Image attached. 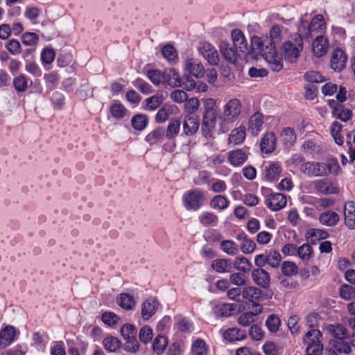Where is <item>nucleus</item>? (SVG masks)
I'll return each mask as SVG.
<instances>
[{"label":"nucleus","instance_id":"1","mask_svg":"<svg viewBox=\"0 0 355 355\" xmlns=\"http://www.w3.org/2000/svg\"><path fill=\"white\" fill-rule=\"evenodd\" d=\"M282 40V30L278 25L272 26L270 38L261 40L258 36L252 37V55L253 57H262L274 71H279L283 68L282 58L277 53L276 44Z\"/></svg>","mask_w":355,"mask_h":355},{"label":"nucleus","instance_id":"2","mask_svg":"<svg viewBox=\"0 0 355 355\" xmlns=\"http://www.w3.org/2000/svg\"><path fill=\"white\" fill-rule=\"evenodd\" d=\"M338 168L335 160H328L327 162H307L302 164L300 171L311 177H321L328 175Z\"/></svg>","mask_w":355,"mask_h":355},{"label":"nucleus","instance_id":"3","mask_svg":"<svg viewBox=\"0 0 355 355\" xmlns=\"http://www.w3.org/2000/svg\"><path fill=\"white\" fill-rule=\"evenodd\" d=\"M231 36L232 39V44H231L234 49L239 52L243 54V58H250L258 60L259 58L253 57L252 55V44L250 49L248 48L247 41L244 35L239 29H234L232 31Z\"/></svg>","mask_w":355,"mask_h":355},{"label":"nucleus","instance_id":"4","mask_svg":"<svg viewBox=\"0 0 355 355\" xmlns=\"http://www.w3.org/2000/svg\"><path fill=\"white\" fill-rule=\"evenodd\" d=\"M302 40H300L297 42V44H293L291 41L285 42L282 46V58L284 56V59L290 62H295L300 55V52L302 51Z\"/></svg>","mask_w":355,"mask_h":355},{"label":"nucleus","instance_id":"5","mask_svg":"<svg viewBox=\"0 0 355 355\" xmlns=\"http://www.w3.org/2000/svg\"><path fill=\"white\" fill-rule=\"evenodd\" d=\"M241 112V103L237 98L230 100L225 106L221 119L225 123H232L239 116Z\"/></svg>","mask_w":355,"mask_h":355},{"label":"nucleus","instance_id":"6","mask_svg":"<svg viewBox=\"0 0 355 355\" xmlns=\"http://www.w3.org/2000/svg\"><path fill=\"white\" fill-rule=\"evenodd\" d=\"M322 334L318 329H311L306 333L304 336V343L306 345V351L310 347L311 350L315 349V352H322L323 345L322 343Z\"/></svg>","mask_w":355,"mask_h":355},{"label":"nucleus","instance_id":"7","mask_svg":"<svg viewBox=\"0 0 355 355\" xmlns=\"http://www.w3.org/2000/svg\"><path fill=\"white\" fill-rule=\"evenodd\" d=\"M217 122V112L203 113L201 130L205 137H211Z\"/></svg>","mask_w":355,"mask_h":355},{"label":"nucleus","instance_id":"8","mask_svg":"<svg viewBox=\"0 0 355 355\" xmlns=\"http://www.w3.org/2000/svg\"><path fill=\"white\" fill-rule=\"evenodd\" d=\"M220 52L225 60L230 64H235L237 59H244L243 54L239 53L234 47L227 42H221L219 45Z\"/></svg>","mask_w":355,"mask_h":355},{"label":"nucleus","instance_id":"9","mask_svg":"<svg viewBox=\"0 0 355 355\" xmlns=\"http://www.w3.org/2000/svg\"><path fill=\"white\" fill-rule=\"evenodd\" d=\"M198 51L210 65L215 66L218 64L219 55L218 51L210 43H201Z\"/></svg>","mask_w":355,"mask_h":355},{"label":"nucleus","instance_id":"10","mask_svg":"<svg viewBox=\"0 0 355 355\" xmlns=\"http://www.w3.org/2000/svg\"><path fill=\"white\" fill-rule=\"evenodd\" d=\"M203 200L202 193L199 190L189 191L184 196V201L187 209H198L202 206Z\"/></svg>","mask_w":355,"mask_h":355},{"label":"nucleus","instance_id":"11","mask_svg":"<svg viewBox=\"0 0 355 355\" xmlns=\"http://www.w3.org/2000/svg\"><path fill=\"white\" fill-rule=\"evenodd\" d=\"M263 292L254 286L245 287L242 290V297L252 304L253 307L259 308L258 311H261L262 308L259 304L262 298Z\"/></svg>","mask_w":355,"mask_h":355},{"label":"nucleus","instance_id":"12","mask_svg":"<svg viewBox=\"0 0 355 355\" xmlns=\"http://www.w3.org/2000/svg\"><path fill=\"white\" fill-rule=\"evenodd\" d=\"M314 189L323 195L336 194L338 187L328 179H320L313 182Z\"/></svg>","mask_w":355,"mask_h":355},{"label":"nucleus","instance_id":"13","mask_svg":"<svg viewBox=\"0 0 355 355\" xmlns=\"http://www.w3.org/2000/svg\"><path fill=\"white\" fill-rule=\"evenodd\" d=\"M184 69L186 73L198 78H202L205 73L202 64L193 58L186 60Z\"/></svg>","mask_w":355,"mask_h":355},{"label":"nucleus","instance_id":"14","mask_svg":"<svg viewBox=\"0 0 355 355\" xmlns=\"http://www.w3.org/2000/svg\"><path fill=\"white\" fill-rule=\"evenodd\" d=\"M200 126L199 119L196 115L187 114L182 123L183 133L192 136L196 133Z\"/></svg>","mask_w":355,"mask_h":355},{"label":"nucleus","instance_id":"15","mask_svg":"<svg viewBox=\"0 0 355 355\" xmlns=\"http://www.w3.org/2000/svg\"><path fill=\"white\" fill-rule=\"evenodd\" d=\"M252 278L259 286L268 288L270 284V276L268 272L262 268L254 269L252 272Z\"/></svg>","mask_w":355,"mask_h":355},{"label":"nucleus","instance_id":"16","mask_svg":"<svg viewBox=\"0 0 355 355\" xmlns=\"http://www.w3.org/2000/svg\"><path fill=\"white\" fill-rule=\"evenodd\" d=\"M317 32L321 33L320 28L317 27V25H314L312 27V23L309 24L307 21L304 19L300 20V24L298 27L297 33L301 40H308L309 37L315 35Z\"/></svg>","mask_w":355,"mask_h":355},{"label":"nucleus","instance_id":"17","mask_svg":"<svg viewBox=\"0 0 355 355\" xmlns=\"http://www.w3.org/2000/svg\"><path fill=\"white\" fill-rule=\"evenodd\" d=\"M347 56L345 52L340 49L334 51L331 58V67L336 71H340L345 67Z\"/></svg>","mask_w":355,"mask_h":355},{"label":"nucleus","instance_id":"18","mask_svg":"<svg viewBox=\"0 0 355 355\" xmlns=\"http://www.w3.org/2000/svg\"><path fill=\"white\" fill-rule=\"evenodd\" d=\"M276 146V137L272 132H266L260 142V149L263 153L269 154L274 151Z\"/></svg>","mask_w":355,"mask_h":355},{"label":"nucleus","instance_id":"19","mask_svg":"<svg viewBox=\"0 0 355 355\" xmlns=\"http://www.w3.org/2000/svg\"><path fill=\"white\" fill-rule=\"evenodd\" d=\"M328 49V40L322 35H316V38L312 43V51L318 57H322L326 54Z\"/></svg>","mask_w":355,"mask_h":355},{"label":"nucleus","instance_id":"20","mask_svg":"<svg viewBox=\"0 0 355 355\" xmlns=\"http://www.w3.org/2000/svg\"><path fill=\"white\" fill-rule=\"evenodd\" d=\"M286 196L278 193L271 195V197L266 201V205L272 211H279L286 206Z\"/></svg>","mask_w":355,"mask_h":355},{"label":"nucleus","instance_id":"21","mask_svg":"<svg viewBox=\"0 0 355 355\" xmlns=\"http://www.w3.org/2000/svg\"><path fill=\"white\" fill-rule=\"evenodd\" d=\"M16 331L12 326H6L0 331V347L6 348L15 340Z\"/></svg>","mask_w":355,"mask_h":355},{"label":"nucleus","instance_id":"22","mask_svg":"<svg viewBox=\"0 0 355 355\" xmlns=\"http://www.w3.org/2000/svg\"><path fill=\"white\" fill-rule=\"evenodd\" d=\"M344 215L346 226L351 230L355 229V203L354 202L349 201L345 203Z\"/></svg>","mask_w":355,"mask_h":355},{"label":"nucleus","instance_id":"23","mask_svg":"<svg viewBox=\"0 0 355 355\" xmlns=\"http://www.w3.org/2000/svg\"><path fill=\"white\" fill-rule=\"evenodd\" d=\"M223 338L225 340L230 343L241 341L245 339L246 332L245 330L236 327H232L224 331Z\"/></svg>","mask_w":355,"mask_h":355},{"label":"nucleus","instance_id":"24","mask_svg":"<svg viewBox=\"0 0 355 355\" xmlns=\"http://www.w3.org/2000/svg\"><path fill=\"white\" fill-rule=\"evenodd\" d=\"M248 159L246 151L243 149H236L229 152L228 160L234 166L242 165Z\"/></svg>","mask_w":355,"mask_h":355},{"label":"nucleus","instance_id":"25","mask_svg":"<svg viewBox=\"0 0 355 355\" xmlns=\"http://www.w3.org/2000/svg\"><path fill=\"white\" fill-rule=\"evenodd\" d=\"M116 303L125 310H132L136 305V301L133 296L125 293H120L116 296Z\"/></svg>","mask_w":355,"mask_h":355},{"label":"nucleus","instance_id":"26","mask_svg":"<svg viewBox=\"0 0 355 355\" xmlns=\"http://www.w3.org/2000/svg\"><path fill=\"white\" fill-rule=\"evenodd\" d=\"M171 87L182 86L181 78L174 69H169L164 71V82Z\"/></svg>","mask_w":355,"mask_h":355},{"label":"nucleus","instance_id":"27","mask_svg":"<svg viewBox=\"0 0 355 355\" xmlns=\"http://www.w3.org/2000/svg\"><path fill=\"white\" fill-rule=\"evenodd\" d=\"M211 268L219 273L230 272L232 268L230 259H220L212 261Z\"/></svg>","mask_w":355,"mask_h":355},{"label":"nucleus","instance_id":"28","mask_svg":"<svg viewBox=\"0 0 355 355\" xmlns=\"http://www.w3.org/2000/svg\"><path fill=\"white\" fill-rule=\"evenodd\" d=\"M332 114L336 119L342 121L346 122L350 120L352 117V112L346 108L343 105H336L334 106Z\"/></svg>","mask_w":355,"mask_h":355},{"label":"nucleus","instance_id":"29","mask_svg":"<svg viewBox=\"0 0 355 355\" xmlns=\"http://www.w3.org/2000/svg\"><path fill=\"white\" fill-rule=\"evenodd\" d=\"M319 220L322 225L334 227L338 223L339 216L335 211L329 210L320 214Z\"/></svg>","mask_w":355,"mask_h":355},{"label":"nucleus","instance_id":"30","mask_svg":"<svg viewBox=\"0 0 355 355\" xmlns=\"http://www.w3.org/2000/svg\"><path fill=\"white\" fill-rule=\"evenodd\" d=\"M327 331L334 338V339H343L348 338L347 330L343 324H329Z\"/></svg>","mask_w":355,"mask_h":355},{"label":"nucleus","instance_id":"31","mask_svg":"<svg viewBox=\"0 0 355 355\" xmlns=\"http://www.w3.org/2000/svg\"><path fill=\"white\" fill-rule=\"evenodd\" d=\"M345 339H331L330 344L338 353L349 354L352 352V349L349 343L346 341Z\"/></svg>","mask_w":355,"mask_h":355},{"label":"nucleus","instance_id":"32","mask_svg":"<svg viewBox=\"0 0 355 355\" xmlns=\"http://www.w3.org/2000/svg\"><path fill=\"white\" fill-rule=\"evenodd\" d=\"M263 116L259 112L253 114L248 122V129L252 134H257L261 130V126L263 123Z\"/></svg>","mask_w":355,"mask_h":355},{"label":"nucleus","instance_id":"33","mask_svg":"<svg viewBox=\"0 0 355 355\" xmlns=\"http://www.w3.org/2000/svg\"><path fill=\"white\" fill-rule=\"evenodd\" d=\"M180 125L181 121L178 118L171 119L165 131L166 138L174 139L180 132Z\"/></svg>","mask_w":355,"mask_h":355},{"label":"nucleus","instance_id":"34","mask_svg":"<svg viewBox=\"0 0 355 355\" xmlns=\"http://www.w3.org/2000/svg\"><path fill=\"white\" fill-rule=\"evenodd\" d=\"M164 98L162 95H154L147 98L143 102V107L146 110H155L163 102Z\"/></svg>","mask_w":355,"mask_h":355},{"label":"nucleus","instance_id":"35","mask_svg":"<svg viewBox=\"0 0 355 355\" xmlns=\"http://www.w3.org/2000/svg\"><path fill=\"white\" fill-rule=\"evenodd\" d=\"M280 137L284 144L287 146H293L297 139L294 130L289 127L283 129Z\"/></svg>","mask_w":355,"mask_h":355},{"label":"nucleus","instance_id":"36","mask_svg":"<svg viewBox=\"0 0 355 355\" xmlns=\"http://www.w3.org/2000/svg\"><path fill=\"white\" fill-rule=\"evenodd\" d=\"M282 168L278 163H270L265 168V177L270 181L275 180L278 178Z\"/></svg>","mask_w":355,"mask_h":355},{"label":"nucleus","instance_id":"37","mask_svg":"<svg viewBox=\"0 0 355 355\" xmlns=\"http://www.w3.org/2000/svg\"><path fill=\"white\" fill-rule=\"evenodd\" d=\"M103 347L110 352H116L121 345V341L112 336L105 338L103 340Z\"/></svg>","mask_w":355,"mask_h":355},{"label":"nucleus","instance_id":"38","mask_svg":"<svg viewBox=\"0 0 355 355\" xmlns=\"http://www.w3.org/2000/svg\"><path fill=\"white\" fill-rule=\"evenodd\" d=\"M168 345V339L162 335H157L153 342V350L157 354H162Z\"/></svg>","mask_w":355,"mask_h":355},{"label":"nucleus","instance_id":"39","mask_svg":"<svg viewBox=\"0 0 355 355\" xmlns=\"http://www.w3.org/2000/svg\"><path fill=\"white\" fill-rule=\"evenodd\" d=\"M245 128L240 126L232 131L229 136V141L234 144H240L245 139Z\"/></svg>","mask_w":355,"mask_h":355},{"label":"nucleus","instance_id":"40","mask_svg":"<svg viewBox=\"0 0 355 355\" xmlns=\"http://www.w3.org/2000/svg\"><path fill=\"white\" fill-rule=\"evenodd\" d=\"M230 205V200L224 196L217 195L212 198L210 201V206L213 209L223 210L226 209Z\"/></svg>","mask_w":355,"mask_h":355},{"label":"nucleus","instance_id":"41","mask_svg":"<svg viewBox=\"0 0 355 355\" xmlns=\"http://www.w3.org/2000/svg\"><path fill=\"white\" fill-rule=\"evenodd\" d=\"M281 270L282 274L286 277L295 276L298 273L297 265L290 261H284L282 263Z\"/></svg>","mask_w":355,"mask_h":355},{"label":"nucleus","instance_id":"42","mask_svg":"<svg viewBox=\"0 0 355 355\" xmlns=\"http://www.w3.org/2000/svg\"><path fill=\"white\" fill-rule=\"evenodd\" d=\"M101 320L105 324L109 327H114L121 323V318L114 312H103Z\"/></svg>","mask_w":355,"mask_h":355},{"label":"nucleus","instance_id":"43","mask_svg":"<svg viewBox=\"0 0 355 355\" xmlns=\"http://www.w3.org/2000/svg\"><path fill=\"white\" fill-rule=\"evenodd\" d=\"M165 130L163 128H157L150 132L146 137V140L150 144H153L162 141L164 136Z\"/></svg>","mask_w":355,"mask_h":355},{"label":"nucleus","instance_id":"44","mask_svg":"<svg viewBox=\"0 0 355 355\" xmlns=\"http://www.w3.org/2000/svg\"><path fill=\"white\" fill-rule=\"evenodd\" d=\"M153 337V329L148 325L142 327L139 332V339L140 342L146 345L151 342Z\"/></svg>","mask_w":355,"mask_h":355},{"label":"nucleus","instance_id":"45","mask_svg":"<svg viewBox=\"0 0 355 355\" xmlns=\"http://www.w3.org/2000/svg\"><path fill=\"white\" fill-rule=\"evenodd\" d=\"M200 222L204 226L216 225L218 223V216L212 212H204L199 217Z\"/></svg>","mask_w":355,"mask_h":355},{"label":"nucleus","instance_id":"46","mask_svg":"<svg viewBox=\"0 0 355 355\" xmlns=\"http://www.w3.org/2000/svg\"><path fill=\"white\" fill-rule=\"evenodd\" d=\"M147 76L150 81L156 86L164 82V72L162 73L158 69H150L147 71Z\"/></svg>","mask_w":355,"mask_h":355},{"label":"nucleus","instance_id":"47","mask_svg":"<svg viewBox=\"0 0 355 355\" xmlns=\"http://www.w3.org/2000/svg\"><path fill=\"white\" fill-rule=\"evenodd\" d=\"M15 89L19 92H24L28 88V80L25 75L20 74L13 79Z\"/></svg>","mask_w":355,"mask_h":355},{"label":"nucleus","instance_id":"48","mask_svg":"<svg viewBox=\"0 0 355 355\" xmlns=\"http://www.w3.org/2000/svg\"><path fill=\"white\" fill-rule=\"evenodd\" d=\"M342 129V125L338 121H334L332 123L331 125V135L334 137L335 142L338 145H343V139L340 135V131Z\"/></svg>","mask_w":355,"mask_h":355},{"label":"nucleus","instance_id":"49","mask_svg":"<svg viewBox=\"0 0 355 355\" xmlns=\"http://www.w3.org/2000/svg\"><path fill=\"white\" fill-rule=\"evenodd\" d=\"M233 266L239 270L246 272L250 270L251 263L248 259L244 257H236L233 262Z\"/></svg>","mask_w":355,"mask_h":355},{"label":"nucleus","instance_id":"50","mask_svg":"<svg viewBox=\"0 0 355 355\" xmlns=\"http://www.w3.org/2000/svg\"><path fill=\"white\" fill-rule=\"evenodd\" d=\"M259 312H243L239 318L238 322L242 326H249L255 321Z\"/></svg>","mask_w":355,"mask_h":355},{"label":"nucleus","instance_id":"51","mask_svg":"<svg viewBox=\"0 0 355 355\" xmlns=\"http://www.w3.org/2000/svg\"><path fill=\"white\" fill-rule=\"evenodd\" d=\"M132 127L137 130H142L147 125V116L145 114H137L132 118Z\"/></svg>","mask_w":355,"mask_h":355},{"label":"nucleus","instance_id":"52","mask_svg":"<svg viewBox=\"0 0 355 355\" xmlns=\"http://www.w3.org/2000/svg\"><path fill=\"white\" fill-rule=\"evenodd\" d=\"M280 324L281 320L275 314L270 315L266 321L268 330L274 333L278 331Z\"/></svg>","mask_w":355,"mask_h":355},{"label":"nucleus","instance_id":"53","mask_svg":"<svg viewBox=\"0 0 355 355\" xmlns=\"http://www.w3.org/2000/svg\"><path fill=\"white\" fill-rule=\"evenodd\" d=\"M161 308V304L157 298L150 297L143 302L141 311H157Z\"/></svg>","mask_w":355,"mask_h":355},{"label":"nucleus","instance_id":"54","mask_svg":"<svg viewBox=\"0 0 355 355\" xmlns=\"http://www.w3.org/2000/svg\"><path fill=\"white\" fill-rule=\"evenodd\" d=\"M220 247L225 252L230 255H236L239 252L236 244L230 240H225L222 241Z\"/></svg>","mask_w":355,"mask_h":355},{"label":"nucleus","instance_id":"55","mask_svg":"<svg viewBox=\"0 0 355 355\" xmlns=\"http://www.w3.org/2000/svg\"><path fill=\"white\" fill-rule=\"evenodd\" d=\"M207 352V345L202 339L196 340L192 346L193 355H206Z\"/></svg>","mask_w":355,"mask_h":355},{"label":"nucleus","instance_id":"56","mask_svg":"<svg viewBox=\"0 0 355 355\" xmlns=\"http://www.w3.org/2000/svg\"><path fill=\"white\" fill-rule=\"evenodd\" d=\"M312 254V248L309 243H304L302 245L300 248L297 250V253L299 256V257L304 260L307 261L309 260Z\"/></svg>","mask_w":355,"mask_h":355},{"label":"nucleus","instance_id":"57","mask_svg":"<svg viewBox=\"0 0 355 355\" xmlns=\"http://www.w3.org/2000/svg\"><path fill=\"white\" fill-rule=\"evenodd\" d=\"M125 340L124 349L130 353H134L138 351L139 348V342L136 338V336L129 337L128 338L124 339Z\"/></svg>","mask_w":355,"mask_h":355},{"label":"nucleus","instance_id":"58","mask_svg":"<svg viewBox=\"0 0 355 355\" xmlns=\"http://www.w3.org/2000/svg\"><path fill=\"white\" fill-rule=\"evenodd\" d=\"M38 41L39 37L35 33L26 32L21 36V42L26 46H35Z\"/></svg>","mask_w":355,"mask_h":355},{"label":"nucleus","instance_id":"59","mask_svg":"<svg viewBox=\"0 0 355 355\" xmlns=\"http://www.w3.org/2000/svg\"><path fill=\"white\" fill-rule=\"evenodd\" d=\"M126 112L127 110L125 107L119 103H115L112 104L110 107V112L112 116L116 119L123 118L125 116Z\"/></svg>","mask_w":355,"mask_h":355},{"label":"nucleus","instance_id":"60","mask_svg":"<svg viewBox=\"0 0 355 355\" xmlns=\"http://www.w3.org/2000/svg\"><path fill=\"white\" fill-rule=\"evenodd\" d=\"M267 260L268 263L272 268H277L279 266L280 261L282 260L281 254L279 252L276 250H271L267 254Z\"/></svg>","mask_w":355,"mask_h":355},{"label":"nucleus","instance_id":"61","mask_svg":"<svg viewBox=\"0 0 355 355\" xmlns=\"http://www.w3.org/2000/svg\"><path fill=\"white\" fill-rule=\"evenodd\" d=\"M199 105L200 103L198 98H187V101H184V109L187 114L193 115V114L198 109Z\"/></svg>","mask_w":355,"mask_h":355},{"label":"nucleus","instance_id":"62","mask_svg":"<svg viewBox=\"0 0 355 355\" xmlns=\"http://www.w3.org/2000/svg\"><path fill=\"white\" fill-rule=\"evenodd\" d=\"M55 57V53L53 48H44L41 53L42 61L47 64H51Z\"/></svg>","mask_w":355,"mask_h":355},{"label":"nucleus","instance_id":"63","mask_svg":"<svg viewBox=\"0 0 355 355\" xmlns=\"http://www.w3.org/2000/svg\"><path fill=\"white\" fill-rule=\"evenodd\" d=\"M163 56L168 61H173L177 58V52L172 45H165L162 49Z\"/></svg>","mask_w":355,"mask_h":355},{"label":"nucleus","instance_id":"64","mask_svg":"<svg viewBox=\"0 0 355 355\" xmlns=\"http://www.w3.org/2000/svg\"><path fill=\"white\" fill-rule=\"evenodd\" d=\"M171 114L170 107L169 106L164 105L162 107H161L156 116H155V121L157 123H163L167 120L169 115Z\"/></svg>","mask_w":355,"mask_h":355}]
</instances>
